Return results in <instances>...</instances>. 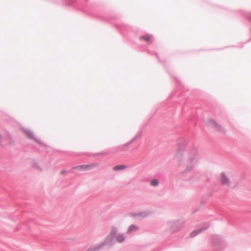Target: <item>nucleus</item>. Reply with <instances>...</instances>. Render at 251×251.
Here are the masks:
<instances>
[{
    "label": "nucleus",
    "mask_w": 251,
    "mask_h": 251,
    "mask_svg": "<svg viewBox=\"0 0 251 251\" xmlns=\"http://www.w3.org/2000/svg\"><path fill=\"white\" fill-rule=\"evenodd\" d=\"M202 230H203V228H201V229H198V230H194V231H193L191 233V237H195L197 234H198L199 233H201L202 231Z\"/></svg>",
    "instance_id": "nucleus-6"
},
{
    "label": "nucleus",
    "mask_w": 251,
    "mask_h": 251,
    "mask_svg": "<svg viewBox=\"0 0 251 251\" xmlns=\"http://www.w3.org/2000/svg\"><path fill=\"white\" fill-rule=\"evenodd\" d=\"M117 232V230L116 228H113L111 230V233L109 235V236L108 237L107 240L109 238H110V241H111L113 238V237L115 235L116 233Z\"/></svg>",
    "instance_id": "nucleus-4"
},
{
    "label": "nucleus",
    "mask_w": 251,
    "mask_h": 251,
    "mask_svg": "<svg viewBox=\"0 0 251 251\" xmlns=\"http://www.w3.org/2000/svg\"><path fill=\"white\" fill-rule=\"evenodd\" d=\"M210 124L211 126L215 127L216 129H217L218 131L221 132H224V129L222 127V126L218 124L217 122H216L214 121H210Z\"/></svg>",
    "instance_id": "nucleus-2"
},
{
    "label": "nucleus",
    "mask_w": 251,
    "mask_h": 251,
    "mask_svg": "<svg viewBox=\"0 0 251 251\" xmlns=\"http://www.w3.org/2000/svg\"><path fill=\"white\" fill-rule=\"evenodd\" d=\"M151 184L152 186H156L158 184V181L155 179H152L151 181Z\"/></svg>",
    "instance_id": "nucleus-11"
},
{
    "label": "nucleus",
    "mask_w": 251,
    "mask_h": 251,
    "mask_svg": "<svg viewBox=\"0 0 251 251\" xmlns=\"http://www.w3.org/2000/svg\"><path fill=\"white\" fill-rule=\"evenodd\" d=\"M126 168V167L124 165H117L113 168V170L114 171H119L120 170L124 169Z\"/></svg>",
    "instance_id": "nucleus-9"
},
{
    "label": "nucleus",
    "mask_w": 251,
    "mask_h": 251,
    "mask_svg": "<svg viewBox=\"0 0 251 251\" xmlns=\"http://www.w3.org/2000/svg\"><path fill=\"white\" fill-rule=\"evenodd\" d=\"M0 139H1V136L0 135Z\"/></svg>",
    "instance_id": "nucleus-13"
},
{
    "label": "nucleus",
    "mask_w": 251,
    "mask_h": 251,
    "mask_svg": "<svg viewBox=\"0 0 251 251\" xmlns=\"http://www.w3.org/2000/svg\"><path fill=\"white\" fill-rule=\"evenodd\" d=\"M125 237L123 235L118 234L116 236V239L118 242L121 243L125 240Z\"/></svg>",
    "instance_id": "nucleus-5"
},
{
    "label": "nucleus",
    "mask_w": 251,
    "mask_h": 251,
    "mask_svg": "<svg viewBox=\"0 0 251 251\" xmlns=\"http://www.w3.org/2000/svg\"><path fill=\"white\" fill-rule=\"evenodd\" d=\"M151 38V35L148 34L146 35L145 36H142L141 37V39L142 40H144L147 42H149L150 41V39Z\"/></svg>",
    "instance_id": "nucleus-8"
},
{
    "label": "nucleus",
    "mask_w": 251,
    "mask_h": 251,
    "mask_svg": "<svg viewBox=\"0 0 251 251\" xmlns=\"http://www.w3.org/2000/svg\"><path fill=\"white\" fill-rule=\"evenodd\" d=\"M218 179L222 186L229 187L230 185V180L225 173L220 174L218 176Z\"/></svg>",
    "instance_id": "nucleus-1"
},
{
    "label": "nucleus",
    "mask_w": 251,
    "mask_h": 251,
    "mask_svg": "<svg viewBox=\"0 0 251 251\" xmlns=\"http://www.w3.org/2000/svg\"><path fill=\"white\" fill-rule=\"evenodd\" d=\"M138 229V227L134 225H131L130 226L128 229V232H131L133 231H136Z\"/></svg>",
    "instance_id": "nucleus-7"
},
{
    "label": "nucleus",
    "mask_w": 251,
    "mask_h": 251,
    "mask_svg": "<svg viewBox=\"0 0 251 251\" xmlns=\"http://www.w3.org/2000/svg\"><path fill=\"white\" fill-rule=\"evenodd\" d=\"M24 132L28 138L33 140H35L33 134L30 131L28 130H25Z\"/></svg>",
    "instance_id": "nucleus-3"
},
{
    "label": "nucleus",
    "mask_w": 251,
    "mask_h": 251,
    "mask_svg": "<svg viewBox=\"0 0 251 251\" xmlns=\"http://www.w3.org/2000/svg\"><path fill=\"white\" fill-rule=\"evenodd\" d=\"M185 157L187 160H190V161L192 160L195 158V156H193L192 157H190L188 153V152H186L184 154Z\"/></svg>",
    "instance_id": "nucleus-12"
},
{
    "label": "nucleus",
    "mask_w": 251,
    "mask_h": 251,
    "mask_svg": "<svg viewBox=\"0 0 251 251\" xmlns=\"http://www.w3.org/2000/svg\"><path fill=\"white\" fill-rule=\"evenodd\" d=\"M89 165H82V166H79L77 167H75V169H78V170H84L88 168H89Z\"/></svg>",
    "instance_id": "nucleus-10"
}]
</instances>
